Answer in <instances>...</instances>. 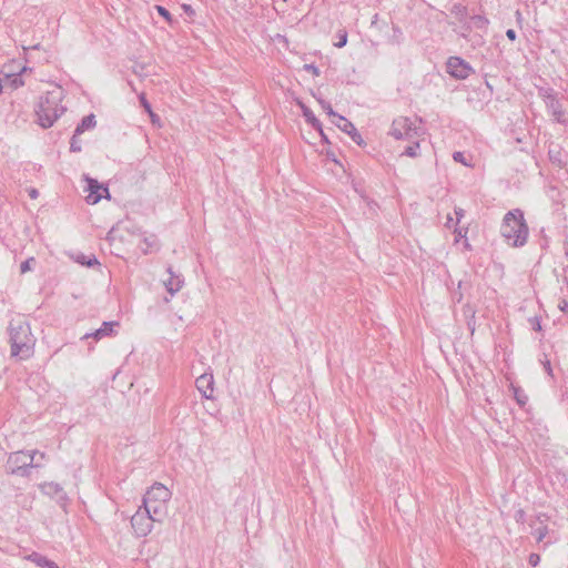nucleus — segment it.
<instances>
[{
    "mask_svg": "<svg viewBox=\"0 0 568 568\" xmlns=\"http://www.w3.org/2000/svg\"><path fill=\"white\" fill-rule=\"evenodd\" d=\"M446 68L452 77L460 80L467 79L474 72L470 64L459 57L448 58Z\"/></svg>",
    "mask_w": 568,
    "mask_h": 568,
    "instance_id": "9",
    "label": "nucleus"
},
{
    "mask_svg": "<svg viewBox=\"0 0 568 568\" xmlns=\"http://www.w3.org/2000/svg\"><path fill=\"white\" fill-rule=\"evenodd\" d=\"M139 98H140V102H141L142 106L151 114V116H153V113L151 110V104L145 99L144 93H141Z\"/></svg>",
    "mask_w": 568,
    "mask_h": 568,
    "instance_id": "28",
    "label": "nucleus"
},
{
    "mask_svg": "<svg viewBox=\"0 0 568 568\" xmlns=\"http://www.w3.org/2000/svg\"><path fill=\"white\" fill-rule=\"evenodd\" d=\"M70 150L72 152H80L81 151V141L79 140V135H75V133L71 138Z\"/></svg>",
    "mask_w": 568,
    "mask_h": 568,
    "instance_id": "25",
    "label": "nucleus"
},
{
    "mask_svg": "<svg viewBox=\"0 0 568 568\" xmlns=\"http://www.w3.org/2000/svg\"><path fill=\"white\" fill-rule=\"evenodd\" d=\"M97 124L94 114L85 115L75 128V135L82 134L85 130L94 128Z\"/></svg>",
    "mask_w": 568,
    "mask_h": 568,
    "instance_id": "17",
    "label": "nucleus"
},
{
    "mask_svg": "<svg viewBox=\"0 0 568 568\" xmlns=\"http://www.w3.org/2000/svg\"><path fill=\"white\" fill-rule=\"evenodd\" d=\"M558 307L564 313H568V302L567 301H565V300L560 301L559 304H558Z\"/></svg>",
    "mask_w": 568,
    "mask_h": 568,
    "instance_id": "34",
    "label": "nucleus"
},
{
    "mask_svg": "<svg viewBox=\"0 0 568 568\" xmlns=\"http://www.w3.org/2000/svg\"><path fill=\"white\" fill-rule=\"evenodd\" d=\"M155 521L160 520L153 518L144 508L139 507L131 518V526L138 537H145L151 532Z\"/></svg>",
    "mask_w": 568,
    "mask_h": 568,
    "instance_id": "7",
    "label": "nucleus"
},
{
    "mask_svg": "<svg viewBox=\"0 0 568 568\" xmlns=\"http://www.w3.org/2000/svg\"><path fill=\"white\" fill-rule=\"evenodd\" d=\"M75 261L82 265L88 267H92L94 265H99V261L94 255L87 256L84 254H80L77 256Z\"/></svg>",
    "mask_w": 568,
    "mask_h": 568,
    "instance_id": "19",
    "label": "nucleus"
},
{
    "mask_svg": "<svg viewBox=\"0 0 568 568\" xmlns=\"http://www.w3.org/2000/svg\"><path fill=\"white\" fill-rule=\"evenodd\" d=\"M500 233L505 241L514 247H520L526 244L528 226L521 210L515 209L505 214Z\"/></svg>",
    "mask_w": 568,
    "mask_h": 568,
    "instance_id": "3",
    "label": "nucleus"
},
{
    "mask_svg": "<svg viewBox=\"0 0 568 568\" xmlns=\"http://www.w3.org/2000/svg\"><path fill=\"white\" fill-rule=\"evenodd\" d=\"M455 214L457 216V223H459L460 219L464 216V210L460 207H455Z\"/></svg>",
    "mask_w": 568,
    "mask_h": 568,
    "instance_id": "36",
    "label": "nucleus"
},
{
    "mask_svg": "<svg viewBox=\"0 0 568 568\" xmlns=\"http://www.w3.org/2000/svg\"><path fill=\"white\" fill-rule=\"evenodd\" d=\"M302 111H303V115L306 120L307 123H310L314 129L316 130H321V121L314 115V113L312 112V110H310L308 108H306L305 105L302 104Z\"/></svg>",
    "mask_w": 568,
    "mask_h": 568,
    "instance_id": "18",
    "label": "nucleus"
},
{
    "mask_svg": "<svg viewBox=\"0 0 568 568\" xmlns=\"http://www.w3.org/2000/svg\"><path fill=\"white\" fill-rule=\"evenodd\" d=\"M182 9L189 16H193L194 14V10H193V8L190 4H182Z\"/></svg>",
    "mask_w": 568,
    "mask_h": 568,
    "instance_id": "35",
    "label": "nucleus"
},
{
    "mask_svg": "<svg viewBox=\"0 0 568 568\" xmlns=\"http://www.w3.org/2000/svg\"><path fill=\"white\" fill-rule=\"evenodd\" d=\"M453 219L450 216L447 217V222H446V225L449 226L450 223H452Z\"/></svg>",
    "mask_w": 568,
    "mask_h": 568,
    "instance_id": "42",
    "label": "nucleus"
},
{
    "mask_svg": "<svg viewBox=\"0 0 568 568\" xmlns=\"http://www.w3.org/2000/svg\"><path fill=\"white\" fill-rule=\"evenodd\" d=\"M88 191L89 194L87 196V202L89 204H97L105 193L106 196H109V190L106 187H103L97 180L88 179Z\"/></svg>",
    "mask_w": 568,
    "mask_h": 568,
    "instance_id": "12",
    "label": "nucleus"
},
{
    "mask_svg": "<svg viewBox=\"0 0 568 568\" xmlns=\"http://www.w3.org/2000/svg\"><path fill=\"white\" fill-rule=\"evenodd\" d=\"M11 356L27 361L33 356L36 337L30 324L23 320H12L9 324Z\"/></svg>",
    "mask_w": 568,
    "mask_h": 568,
    "instance_id": "1",
    "label": "nucleus"
},
{
    "mask_svg": "<svg viewBox=\"0 0 568 568\" xmlns=\"http://www.w3.org/2000/svg\"><path fill=\"white\" fill-rule=\"evenodd\" d=\"M455 234H456V241H458L462 237H466L467 230L462 229V227L455 229Z\"/></svg>",
    "mask_w": 568,
    "mask_h": 568,
    "instance_id": "32",
    "label": "nucleus"
},
{
    "mask_svg": "<svg viewBox=\"0 0 568 568\" xmlns=\"http://www.w3.org/2000/svg\"><path fill=\"white\" fill-rule=\"evenodd\" d=\"M36 260L33 257H30L21 263L20 271L21 273H26L31 270V264L34 263Z\"/></svg>",
    "mask_w": 568,
    "mask_h": 568,
    "instance_id": "26",
    "label": "nucleus"
},
{
    "mask_svg": "<svg viewBox=\"0 0 568 568\" xmlns=\"http://www.w3.org/2000/svg\"><path fill=\"white\" fill-rule=\"evenodd\" d=\"M539 560H540V557H539V555H538V554H530V556H529V560H528V561H529V564H530L531 566H534V567H535V566H537V565L539 564Z\"/></svg>",
    "mask_w": 568,
    "mask_h": 568,
    "instance_id": "31",
    "label": "nucleus"
},
{
    "mask_svg": "<svg viewBox=\"0 0 568 568\" xmlns=\"http://www.w3.org/2000/svg\"><path fill=\"white\" fill-rule=\"evenodd\" d=\"M120 326V323L116 321L103 322L101 327L95 329L93 333L85 334L83 338L93 337L99 341L104 337H110L116 334V328Z\"/></svg>",
    "mask_w": 568,
    "mask_h": 568,
    "instance_id": "11",
    "label": "nucleus"
},
{
    "mask_svg": "<svg viewBox=\"0 0 568 568\" xmlns=\"http://www.w3.org/2000/svg\"><path fill=\"white\" fill-rule=\"evenodd\" d=\"M196 388L206 399H211L213 397V385L214 379L212 374H202L195 381Z\"/></svg>",
    "mask_w": 568,
    "mask_h": 568,
    "instance_id": "13",
    "label": "nucleus"
},
{
    "mask_svg": "<svg viewBox=\"0 0 568 568\" xmlns=\"http://www.w3.org/2000/svg\"><path fill=\"white\" fill-rule=\"evenodd\" d=\"M156 10L159 12L160 16H162L165 20L168 21H172V16L171 13L169 12V10H166L164 7L162 6H156Z\"/></svg>",
    "mask_w": 568,
    "mask_h": 568,
    "instance_id": "27",
    "label": "nucleus"
},
{
    "mask_svg": "<svg viewBox=\"0 0 568 568\" xmlns=\"http://www.w3.org/2000/svg\"><path fill=\"white\" fill-rule=\"evenodd\" d=\"M169 277L163 281V284L166 288V291L174 295L176 292H179L183 286V277L180 274H175L171 266L166 268Z\"/></svg>",
    "mask_w": 568,
    "mask_h": 568,
    "instance_id": "14",
    "label": "nucleus"
},
{
    "mask_svg": "<svg viewBox=\"0 0 568 568\" xmlns=\"http://www.w3.org/2000/svg\"><path fill=\"white\" fill-rule=\"evenodd\" d=\"M142 71H143V65L136 64V65L133 68V72H134L135 74L142 75Z\"/></svg>",
    "mask_w": 568,
    "mask_h": 568,
    "instance_id": "38",
    "label": "nucleus"
},
{
    "mask_svg": "<svg viewBox=\"0 0 568 568\" xmlns=\"http://www.w3.org/2000/svg\"><path fill=\"white\" fill-rule=\"evenodd\" d=\"M506 37L510 40V41H515L516 40V31L514 29H508L506 31Z\"/></svg>",
    "mask_w": 568,
    "mask_h": 568,
    "instance_id": "33",
    "label": "nucleus"
},
{
    "mask_svg": "<svg viewBox=\"0 0 568 568\" xmlns=\"http://www.w3.org/2000/svg\"><path fill=\"white\" fill-rule=\"evenodd\" d=\"M144 244L146 247H141V250L146 254L149 252V247L153 245V243H150L148 239L144 240Z\"/></svg>",
    "mask_w": 568,
    "mask_h": 568,
    "instance_id": "39",
    "label": "nucleus"
},
{
    "mask_svg": "<svg viewBox=\"0 0 568 568\" xmlns=\"http://www.w3.org/2000/svg\"><path fill=\"white\" fill-rule=\"evenodd\" d=\"M43 494L49 496H58L59 498H62L63 496V488L58 483H44L40 486Z\"/></svg>",
    "mask_w": 568,
    "mask_h": 568,
    "instance_id": "16",
    "label": "nucleus"
},
{
    "mask_svg": "<svg viewBox=\"0 0 568 568\" xmlns=\"http://www.w3.org/2000/svg\"><path fill=\"white\" fill-rule=\"evenodd\" d=\"M28 193H29V196H30L31 199H37V197H38V195H39L38 190H37V189H33V187L29 189V190H28Z\"/></svg>",
    "mask_w": 568,
    "mask_h": 568,
    "instance_id": "37",
    "label": "nucleus"
},
{
    "mask_svg": "<svg viewBox=\"0 0 568 568\" xmlns=\"http://www.w3.org/2000/svg\"><path fill=\"white\" fill-rule=\"evenodd\" d=\"M62 89L55 87L48 91L45 95H41L36 105L34 112L38 123L48 129L63 114L65 108L61 105Z\"/></svg>",
    "mask_w": 568,
    "mask_h": 568,
    "instance_id": "2",
    "label": "nucleus"
},
{
    "mask_svg": "<svg viewBox=\"0 0 568 568\" xmlns=\"http://www.w3.org/2000/svg\"><path fill=\"white\" fill-rule=\"evenodd\" d=\"M539 95L544 99L548 112L558 123H565V112L561 102L557 99L552 89H540Z\"/></svg>",
    "mask_w": 568,
    "mask_h": 568,
    "instance_id": "8",
    "label": "nucleus"
},
{
    "mask_svg": "<svg viewBox=\"0 0 568 568\" xmlns=\"http://www.w3.org/2000/svg\"><path fill=\"white\" fill-rule=\"evenodd\" d=\"M545 534L544 532H539V536H538V540H541L544 538Z\"/></svg>",
    "mask_w": 568,
    "mask_h": 568,
    "instance_id": "43",
    "label": "nucleus"
},
{
    "mask_svg": "<svg viewBox=\"0 0 568 568\" xmlns=\"http://www.w3.org/2000/svg\"><path fill=\"white\" fill-rule=\"evenodd\" d=\"M419 142L418 139L415 141L412 140V143L405 148L403 155H407L409 158H416L418 155Z\"/></svg>",
    "mask_w": 568,
    "mask_h": 568,
    "instance_id": "20",
    "label": "nucleus"
},
{
    "mask_svg": "<svg viewBox=\"0 0 568 568\" xmlns=\"http://www.w3.org/2000/svg\"><path fill=\"white\" fill-rule=\"evenodd\" d=\"M13 84H14V87H18V79L17 78L13 80Z\"/></svg>",
    "mask_w": 568,
    "mask_h": 568,
    "instance_id": "44",
    "label": "nucleus"
},
{
    "mask_svg": "<svg viewBox=\"0 0 568 568\" xmlns=\"http://www.w3.org/2000/svg\"><path fill=\"white\" fill-rule=\"evenodd\" d=\"M332 122L339 130L347 133L357 145L364 144V140H363L362 135L358 133L355 125L351 121H348L346 118L338 115L335 120H332Z\"/></svg>",
    "mask_w": 568,
    "mask_h": 568,
    "instance_id": "10",
    "label": "nucleus"
},
{
    "mask_svg": "<svg viewBox=\"0 0 568 568\" xmlns=\"http://www.w3.org/2000/svg\"><path fill=\"white\" fill-rule=\"evenodd\" d=\"M304 70L308 71V72H312L313 75L315 77H318L320 75V70L316 65L314 64H305L304 65Z\"/></svg>",
    "mask_w": 568,
    "mask_h": 568,
    "instance_id": "29",
    "label": "nucleus"
},
{
    "mask_svg": "<svg viewBox=\"0 0 568 568\" xmlns=\"http://www.w3.org/2000/svg\"><path fill=\"white\" fill-rule=\"evenodd\" d=\"M317 131L321 133L322 139H323L325 142H328V139H327L326 134L323 132V129L321 128V130H317Z\"/></svg>",
    "mask_w": 568,
    "mask_h": 568,
    "instance_id": "41",
    "label": "nucleus"
},
{
    "mask_svg": "<svg viewBox=\"0 0 568 568\" xmlns=\"http://www.w3.org/2000/svg\"><path fill=\"white\" fill-rule=\"evenodd\" d=\"M544 364V367H545V371L550 374L551 373V366H550V362L548 359H546L545 362H542Z\"/></svg>",
    "mask_w": 568,
    "mask_h": 568,
    "instance_id": "40",
    "label": "nucleus"
},
{
    "mask_svg": "<svg viewBox=\"0 0 568 568\" xmlns=\"http://www.w3.org/2000/svg\"><path fill=\"white\" fill-rule=\"evenodd\" d=\"M390 135L396 140H408L419 139L424 134V130L420 125H416L409 118L399 116L392 123Z\"/></svg>",
    "mask_w": 568,
    "mask_h": 568,
    "instance_id": "5",
    "label": "nucleus"
},
{
    "mask_svg": "<svg viewBox=\"0 0 568 568\" xmlns=\"http://www.w3.org/2000/svg\"><path fill=\"white\" fill-rule=\"evenodd\" d=\"M27 559L41 568H59L54 561L48 559L45 556L39 552H32L28 555Z\"/></svg>",
    "mask_w": 568,
    "mask_h": 568,
    "instance_id": "15",
    "label": "nucleus"
},
{
    "mask_svg": "<svg viewBox=\"0 0 568 568\" xmlns=\"http://www.w3.org/2000/svg\"><path fill=\"white\" fill-rule=\"evenodd\" d=\"M536 328L540 329V324L539 323H537Z\"/></svg>",
    "mask_w": 568,
    "mask_h": 568,
    "instance_id": "45",
    "label": "nucleus"
},
{
    "mask_svg": "<svg viewBox=\"0 0 568 568\" xmlns=\"http://www.w3.org/2000/svg\"><path fill=\"white\" fill-rule=\"evenodd\" d=\"M513 389H514V398L516 399L517 404L519 406L524 407L528 402V396L519 387H513Z\"/></svg>",
    "mask_w": 568,
    "mask_h": 568,
    "instance_id": "21",
    "label": "nucleus"
},
{
    "mask_svg": "<svg viewBox=\"0 0 568 568\" xmlns=\"http://www.w3.org/2000/svg\"><path fill=\"white\" fill-rule=\"evenodd\" d=\"M318 103L321 104L322 109L326 111V113L335 120L339 114H337L333 109L329 102L318 99Z\"/></svg>",
    "mask_w": 568,
    "mask_h": 568,
    "instance_id": "22",
    "label": "nucleus"
},
{
    "mask_svg": "<svg viewBox=\"0 0 568 568\" xmlns=\"http://www.w3.org/2000/svg\"><path fill=\"white\" fill-rule=\"evenodd\" d=\"M337 42H335V47L343 48L347 43V32L345 30H339L337 32Z\"/></svg>",
    "mask_w": 568,
    "mask_h": 568,
    "instance_id": "24",
    "label": "nucleus"
},
{
    "mask_svg": "<svg viewBox=\"0 0 568 568\" xmlns=\"http://www.w3.org/2000/svg\"><path fill=\"white\" fill-rule=\"evenodd\" d=\"M471 21L474 26L478 29L486 28L488 24V20L483 16H473Z\"/></svg>",
    "mask_w": 568,
    "mask_h": 568,
    "instance_id": "23",
    "label": "nucleus"
},
{
    "mask_svg": "<svg viewBox=\"0 0 568 568\" xmlns=\"http://www.w3.org/2000/svg\"><path fill=\"white\" fill-rule=\"evenodd\" d=\"M26 452H14L10 454L7 460V471L12 475L28 476L31 468L37 467L34 464V455Z\"/></svg>",
    "mask_w": 568,
    "mask_h": 568,
    "instance_id": "6",
    "label": "nucleus"
},
{
    "mask_svg": "<svg viewBox=\"0 0 568 568\" xmlns=\"http://www.w3.org/2000/svg\"><path fill=\"white\" fill-rule=\"evenodd\" d=\"M170 498L171 491L163 484L155 483L145 493L141 507L150 513L153 518L161 521L168 514V501Z\"/></svg>",
    "mask_w": 568,
    "mask_h": 568,
    "instance_id": "4",
    "label": "nucleus"
},
{
    "mask_svg": "<svg viewBox=\"0 0 568 568\" xmlns=\"http://www.w3.org/2000/svg\"><path fill=\"white\" fill-rule=\"evenodd\" d=\"M453 158L456 162H460L465 165H467L466 161H465V156H464V153L463 152H455L453 154Z\"/></svg>",
    "mask_w": 568,
    "mask_h": 568,
    "instance_id": "30",
    "label": "nucleus"
}]
</instances>
